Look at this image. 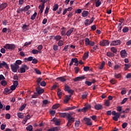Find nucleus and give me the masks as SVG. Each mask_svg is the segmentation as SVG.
<instances>
[{
  "mask_svg": "<svg viewBox=\"0 0 131 131\" xmlns=\"http://www.w3.org/2000/svg\"><path fill=\"white\" fill-rule=\"evenodd\" d=\"M59 117L61 118H67L68 122L66 126L69 127L72 125V123L75 121V118L72 117V114L71 113H59Z\"/></svg>",
  "mask_w": 131,
  "mask_h": 131,
  "instance_id": "1",
  "label": "nucleus"
},
{
  "mask_svg": "<svg viewBox=\"0 0 131 131\" xmlns=\"http://www.w3.org/2000/svg\"><path fill=\"white\" fill-rule=\"evenodd\" d=\"M21 64L22 60H17L15 61V63L11 64L10 67L12 72H14V73H16V72L18 71V69H19L20 67L19 65H21Z\"/></svg>",
  "mask_w": 131,
  "mask_h": 131,
  "instance_id": "2",
  "label": "nucleus"
},
{
  "mask_svg": "<svg viewBox=\"0 0 131 131\" xmlns=\"http://www.w3.org/2000/svg\"><path fill=\"white\" fill-rule=\"evenodd\" d=\"M114 115V116L113 117V119L115 121H118V118L120 117V113L118 112H116L115 111H113L112 112L111 111H108L106 112V115Z\"/></svg>",
  "mask_w": 131,
  "mask_h": 131,
  "instance_id": "3",
  "label": "nucleus"
},
{
  "mask_svg": "<svg viewBox=\"0 0 131 131\" xmlns=\"http://www.w3.org/2000/svg\"><path fill=\"white\" fill-rule=\"evenodd\" d=\"M29 69V67L27 64H23L21 67L18 70V73H25L26 72V70H28Z\"/></svg>",
  "mask_w": 131,
  "mask_h": 131,
  "instance_id": "4",
  "label": "nucleus"
},
{
  "mask_svg": "<svg viewBox=\"0 0 131 131\" xmlns=\"http://www.w3.org/2000/svg\"><path fill=\"white\" fill-rule=\"evenodd\" d=\"M110 43V41L106 39H103L100 41L99 45L101 47H108Z\"/></svg>",
  "mask_w": 131,
  "mask_h": 131,
  "instance_id": "5",
  "label": "nucleus"
},
{
  "mask_svg": "<svg viewBox=\"0 0 131 131\" xmlns=\"http://www.w3.org/2000/svg\"><path fill=\"white\" fill-rule=\"evenodd\" d=\"M64 91L67 92L69 94H70V95H73V93H74V91L72 89H70V86L68 84L64 85Z\"/></svg>",
  "mask_w": 131,
  "mask_h": 131,
  "instance_id": "6",
  "label": "nucleus"
},
{
  "mask_svg": "<svg viewBox=\"0 0 131 131\" xmlns=\"http://www.w3.org/2000/svg\"><path fill=\"white\" fill-rule=\"evenodd\" d=\"M40 2L42 3V4L41 6H39V9H40V14H42V12H43V9H45V4L47 3V1L45 0H41Z\"/></svg>",
  "mask_w": 131,
  "mask_h": 131,
  "instance_id": "7",
  "label": "nucleus"
},
{
  "mask_svg": "<svg viewBox=\"0 0 131 131\" xmlns=\"http://www.w3.org/2000/svg\"><path fill=\"white\" fill-rule=\"evenodd\" d=\"M121 44V41L120 40H116L111 41L110 46H120Z\"/></svg>",
  "mask_w": 131,
  "mask_h": 131,
  "instance_id": "8",
  "label": "nucleus"
},
{
  "mask_svg": "<svg viewBox=\"0 0 131 131\" xmlns=\"http://www.w3.org/2000/svg\"><path fill=\"white\" fill-rule=\"evenodd\" d=\"M120 54L121 58H124L127 57V52H126V50H125V49L121 50Z\"/></svg>",
  "mask_w": 131,
  "mask_h": 131,
  "instance_id": "9",
  "label": "nucleus"
},
{
  "mask_svg": "<svg viewBox=\"0 0 131 131\" xmlns=\"http://www.w3.org/2000/svg\"><path fill=\"white\" fill-rule=\"evenodd\" d=\"M3 67H5L6 69H9V66L7 64V62H6L4 61H3L2 62L0 61V68H3Z\"/></svg>",
  "mask_w": 131,
  "mask_h": 131,
  "instance_id": "10",
  "label": "nucleus"
},
{
  "mask_svg": "<svg viewBox=\"0 0 131 131\" xmlns=\"http://www.w3.org/2000/svg\"><path fill=\"white\" fill-rule=\"evenodd\" d=\"M83 120L85 121L87 125H92L93 122L91 121V118H84Z\"/></svg>",
  "mask_w": 131,
  "mask_h": 131,
  "instance_id": "11",
  "label": "nucleus"
},
{
  "mask_svg": "<svg viewBox=\"0 0 131 131\" xmlns=\"http://www.w3.org/2000/svg\"><path fill=\"white\" fill-rule=\"evenodd\" d=\"M85 79L84 76H79L73 79L74 81H80V80H83V79Z\"/></svg>",
  "mask_w": 131,
  "mask_h": 131,
  "instance_id": "12",
  "label": "nucleus"
},
{
  "mask_svg": "<svg viewBox=\"0 0 131 131\" xmlns=\"http://www.w3.org/2000/svg\"><path fill=\"white\" fill-rule=\"evenodd\" d=\"M36 92H37V94L38 95H40L43 94V92H45V90L40 88V87H37L36 88Z\"/></svg>",
  "mask_w": 131,
  "mask_h": 131,
  "instance_id": "13",
  "label": "nucleus"
},
{
  "mask_svg": "<svg viewBox=\"0 0 131 131\" xmlns=\"http://www.w3.org/2000/svg\"><path fill=\"white\" fill-rule=\"evenodd\" d=\"M73 30H74V28H71L70 29H69L67 32H66V35L67 36H70L71 35V34L73 33Z\"/></svg>",
  "mask_w": 131,
  "mask_h": 131,
  "instance_id": "14",
  "label": "nucleus"
},
{
  "mask_svg": "<svg viewBox=\"0 0 131 131\" xmlns=\"http://www.w3.org/2000/svg\"><path fill=\"white\" fill-rule=\"evenodd\" d=\"M72 95H66V98L64 99L63 102L64 103H66V104H67L68 102H69V100L71 98Z\"/></svg>",
  "mask_w": 131,
  "mask_h": 131,
  "instance_id": "15",
  "label": "nucleus"
},
{
  "mask_svg": "<svg viewBox=\"0 0 131 131\" xmlns=\"http://www.w3.org/2000/svg\"><path fill=\"white\" fill-rule=\"evenodd\" d=\"M7 7H8V4L7 3H2L0 5V10L2 11V10L6 9Z\"/></svg>",
  "mask_w": 131,
  "mask_h": 131,
  "instance_id": "16",
  "label": "nucleus"
},
{
  "mask_svg": "<svg viewBox=\"0 0 131 131\" xmlns=\"http://www.w3.org/2000/svg\"><path fill=\"white\" fill-rule=\"evenodd\" d=\"M94 108L96 110H101L103 108V105L100 104H97L94 106Z\"/></svg>",
  "mask_w": 131,
  "mask_h": 131,
  "instance_id": "17",
  "label": "nucleus"
},
{
  "mask_svg": "<svg viewBox=\"0 0 131 131\" xmlns=\"http://www.w3.org/2000/svg\"><path fill=\"white\" fill-rule=\"evenodd\" d=\"M89 14H90L89 11L84 10L82 12V16L83 17V18H85V17H88V16H89Z\"/></svg>",
  "mask_w": 131,
  "mask_h": 131,
  "instance_id": "18",
  "label": "nucleus"
},
{
  "mask_svg": "<svg viewBox=\"0 0 131 131\" xmlns=\"http://www.w3.org/2000/svg\"><path fill=\"white\" fill-rule=\"evenodd\" d=\"M12 91H11V89H9L8 88H5L4 91L3 92V94L7 95V94H11Z\"/></svg>",
  "mask_w": 131,
  "mask_h": 131,
  "instance_id": "19",
  "label": "nucleus"
},
{
  "mask_svg": "<svg viewBox=\"0 0 131 131\" xmlns=\"http://www.w3.org/2000/svg\"><path fill=\"white\" fill-rule=\"evenodd\" d=\"M31 53H32V54H33V55H36L38 53H39V54H40V53H41V51H39L36 49H33L31 52Z\"/></svg>",
  "mask_w": 131,
  "mask_h": 131,
  "instance_id": "20",
  "label": "nucleus"
},
{
  "mask_svg": "<svg viewBox=\"0 0 131 131\" xmlns=\"http://www.w3.org/2000/svg\"><path fill=\"white\" fill-rule=\"evenodd\" d=\"M57 80H59V81H61V82L66 81V79L63 77H58L57 78Z\"/></svg>",
  "mask_w": 131,
  "mask_h": 131,
  "instance_id": "21",
  "label": "nucleus"
},
{
  "mask_svg": "<svg viewBox=\"0 0 131 131\" xmlns=\"http://www.w3.org/2000/svg\"><path fill=\"white\" fill-rule=\"evenodd\" d=\"M66 28L65 27L62 28V30L61 32V34L62 36H65L66 35V31L65 30Z\"/></svg>",
  "mask_w": 131,
  "mask_h": 131,
  "instance_id": "22",
  "label": "nucleus"
},
{
  "mask_svg": "<svg viewBox=\"0 0 131 131\" xmlns=\"http://www.w3.org/2000/svg\"><path fill=\"white\" fill-rule=\"evenodd\" d=\"M33 59V57H32V56H30L28 58H25L24 59V60H25V61H26V62H27V61L29 62H30V61H32Z\"/></svg>",
  "mask_w": 131,
  "mask_h": 131,
  "instance_id": "23",
  "label": "nucleus"
},
{
  "mask_svg": "<svg viewBox=\"0 0 131 131\" xmlns=\"http://www.w3.org/2000/svg\"><path fill=\"white\" fill-rule=\"evenodd\" d=\"M16 48L15 44H9V50L13 51Z\"/></svg>",
  "mask_w": 131,
  "mask_h": 131,
  "instance_id": "24",
  "label": "nucleus"
},
{
  "mask_svg": "<svg viewBox=\"0 0 131 131\" xmlns=\"http://www.w3.org/2000/svg\"><path fill=\"white\" fill-rule=\"evenodd\" d=\"M91 41H90V39L88 37L85 38V46H89Z\"/></svg>",
  "mask_w": 131,
  "mask_h": 131,
  "instance_id": "25",
  "label": "nucleus"
},
{
  "mask_svg": "<svg viewBox=\"0 0 131 131\" xmlns=\"http://www.w3.org/2000/svg\"><path fill=\"white\" fill-rule=\"evenodd\" d=\"M121 66L119 64H116L114 66V70H118V69H120Z\"/></svg>",
  "mask_w": 131,
  "mask_h": 131,
  "instance_id": "26",
  "label": "nucleus"
},
{
  "mask_svg": "<svg viewBox=\"0 0 131 131\" xmlns=\"http://www.w3.org/2000/svg\"><path fill=\"white\" fill-rule=\"evenodd\" d=\"M57 94L59 99H61V96H62V91H61V90L58 89Z\"/></svg>",
  "mask_w": 131,
  "mask_h": 131,
  "instance_id": "27",
  "label": "nucleus"
},
{
  "mask_svg": "<svg viewBox=\"0 0 131 131\" xmlns=\"http://www.w3.org/2000/svg\"><path fill=\"white\" fill-rule=\"evenodd\" d=\"M124 66H125V68H124V70H127V69H128L129 68H130V66H131V64L130 63H125L124 64Z\"/></svg>",
  "mask_w": 131,
  "mask_h": 131,
  "instance_id": "28",
  "label": "nucleus"
},
{
  "mask_svg": "<svg viewBox=\"0 0 131 131\" xmlns=\"http://www.w3.org/2000/svg\"><path fill=\"white\" fill-rule=\"evenodd\" d=\"M117 111L118 112H120L119 113H120V115L121 114V112H122V106H117Z\"/></svg>",
  "mask_w": 131,
  "mask_h": 131,
  "instance_id": "29",
  "label": "nucleus"
},
{
  "mask_svg": "<svg viewBox=\"0 0 131 131\" xmlns=\"http://www.w3.org/2000/svg\"><path fill=\"white\" fill-rule=\"evenodd\" d=\"M129 111H130V108H126L124 111H122L121 113L127 114L129 113Z\"/></svg>",
  "mask_w": 131,
  "mask_h": 131,
  "instance_id": "30",
  "label": "nucleus"
},
{
  "mask_svg": "<svg viewBox=\"0 0 131 131\" xmlns=\"http://www.w3.org/2000/svg\"><path fill=\"white\" fill-rule=\"evenodd\" d=\"M59 107H60V104L59 103L55 104L52 106V109H58Z\"/></svg>",
  "mask_w": 131,
  "mask_h": 131,
  "instance_id": "31",
  "label": "nucleus"
},
{
  "mask_svg": "<svg viewBox=\"0 0 131 131\" xmlns=\"http://www.w3.org/2000/svg\"><path fill=\"white\" fill-rule=\"evenodd\" d=\"M30 6L27 5L24 8V12L28 11V10H30Z\"/></svg>",
  "mask_w": 131,
  "mask_h": 131,
  "instance_id": "32",
  "label": "nucleus"
},
{
  "mask_svg": "<svg viewBox=\"0 0 131 131\" xmlns=\"http://www.w3.org/2000/svg\"><path fill=\"white\" fill-rule=\"evenodd\" d=\"M59 8V5L58 4H55L53 6V11H56Z\"/></svg>",
  "mask_w": 131,
  "mask_h": 131,
  "instance_id": "33",
  "label": "nucleus"
},
{
  "mask_svg": "<svg viewBox=\"0 0 131 131\" xmlns=\"http://www.w3.org/2000/svg\"><path fill=\"white\" fill-rule=\"evenodd\" d=\"M37 15V13H36V12H35L31 16V20H34Z\"/></svg>",
  "mask_w": 131,
  "mask_h": 131,
  "instance_id": "34",
  "label": "nucleus"
},
{
  "mask_svg": "<svg viewBox=\"0 0 131 131\" xmlns=\"http://www.w3.org/2000/svg\"><path fill=\"white\" fill-rule=\"evenodd\" d=\"M33 128V127L31 125H29L28 126L26 127L27 130H29V131H33L32 130Z\"/></svg>",
  "mask_w": 131,
  "mask_h": 131,
  "instance_id": "35",
  "label": "nucleus"
},
{
  "mask_svg": "<svg viewBox=\"0 0 131 131\" xmlns=\"http://www.w3.org/2000/svg\"><path fill=\"white\" fill-rule=\"evenodd\" d=\"M26 107V104H23L19 108V111H23V110Z\"/></svg>",
  "mask_w": 131,
  "mask_h": 131,
  "instance_id": "36",
  "label": "nucleus"
},
{
  "mask_svg": "<svg viewBox=\"0 0 131 131\" xmlns=\"http://www.w3.org/2000/svg\"><path fill=\"white\" fill-rule=\"evenodd\" d=\"M28 26H29V25H26L25 24H24L23 25L22 29H23L24 30L25 29H26V30H29V29H28Z\"/></svg>",
  "mask_w": 131,
  "mask_h": 131,
  "instance_id": "37",
  "label": "nucleus"
},
{
  "mask_svg": "<svg viewBox=\"0 0 131 131\" xmlns=\"http://www.w3.org/2000/svg\"><path fill=\"white\" fill-rule=\"evenodd\" d=\"M128 31V27H124V28L122 29V32L124 33H126Z\"/></svg>",
  "mask_w": 131,
  "mask_h": 131,
  "instance_id": "38",
  "label": "nucleus"
},
{
  "mask_svg": "<svg viewBox=\"0 0 131 131\" xmlns=\"http://www.w3.org/2000/svg\"><path fill=\"white\" fill-rule=\"evenodd\" d=\"M17 116H18V118L22 119V118H23L24 114L22 113H18Z\"/></svg>",
  "mask_w": 131,
  "mask_h": 131,
  "instance_id": "39",
  "label": "nucleus"
},
{
  "mask_svg": "<svg viewBox=\"0 0 131 131\" xmlns=\"http://www.w3.org/2000/svg\"><path fill=\"white\" fill-rule=\"evenodd\" d=\"M61 38H62V37L60 35H56L54 37V39L56 41L60 40Z\"/></svg>",
  "mask_w": 131,
  "mask_h": 131,
  "instance_id": "40",
  "label": "nucleus"
},
{
  "mask_svg": "<svg viewBox=\"0 0 131 131\" xmlns=\"http://www.w3.org/2000/svg\"><path fill=\"white\" fill-rule=\"evenodd\" d=\"M111 51L113 52V53H117V49L115 47L111 48Z\"/></svg>",
  "mask_w": 131,
  "mask_h": 131,
  "instance_id": "41",
  "label": "nucleus"
},
{
  "mask_svg": "<svg viewBox=\"0 0 131 131\" xmlns=\"http://www.w3.org/2000/svg\"><path fill=\"white\" fill-rule=\"evenodd\" d=\"M101 4H102V2H101L96 1L95 6H96V8L100 7V6H101Z\"/></svg>",
  "mask_w": 131,
  "mask_h": 131,
  "instance_id": "42",
  "label": "nucleus"
},
{
  "mask_svg": "<svg viewBox=\"0 0 131 131\" xmlns=\"http://www.w3.org/2000/svg\"><path fill=\"white\" fill-rule=\"evenodd\" d=\"M106 56H107V57H110V58H111V57H113V56H114V54L111 52H107Z\"/></svg>",
  "mask_w": 131,
  "mask_h": 131,
  "instance_id": "43",
  "label": "nucleus"
},
{
  "mask_svg": "<svg viewBox=\"0 0 131 131\" xmlns=\"http://www.w3.org/2000/svg\"><path fill=\"white\" fill-rule=\"evenodd\" d=\"M10 43H7L5 46H3V48L5 49V50H9Z\"/></svg>",
  "mask_w": 131,
  "mask_h": 131,
  "instance_id": "44",
  "label": "nucleus"
},
{
  "mask_svg": "<svg viewBox=\"0 0 131 131\" xmlns=\"http://www.w3.org/2000/svg\"><path fill=\"white\" fill-rule=\"evenodd\" d=\"M38 62V60L36 58H33L32 60V64H37V62Z\"/></svg>",
  "mask_w": 131,
  "mask_h": 131,
  "instance_id": "45",
  "label": "nucleus"
},
{
  "mask_svg": "<svg viewBox=\"0 0 131 131\" xmlns=\"http://www.w3.org/2000/svg\"><path fill=\"white\" fill-rule=\"evenodd\" d=\"M38 96V94H37V93H34V95H33L32 96V99H36V98H37Z\"/></svg>",
  "mask_w": 131,
  "mask_h": 131,
  "instance_id": "46",
  "label": "nucleus"
},
{
  "mask_svg": "<svg viewBox=\"0 0 131 131\" xmlns=\"http://www.w3.org/2000/svg\"><path fill=\"white\" fill-rule=\"evenodd\" d=\"M86 97H88V93L85 92L84 94L82 95L81 98L83 99V100H84Z\"/></svg>",
  "mask_w": 131,
  "mask_h": 131,
  "instance_id": "47",
  "label": "nucleus"
},
{
  "mask_svg": "<svg viewBox=\"0 0 131 131\" xmlns=\"http://www.w3.org/2000/svg\"><path fill=\"white\" fill-rule=\"evenodd\" d=\"M89 22L90 20L89 19H85L84 22V25H85L86 26H89V25H91V24H89Z\"/></svg>",
  "mask_w": 131,
  "mask_h": 131,
  "instance_id": "48",
  "label": "nucleus"
},
{
  "mask_svg": "<svg viewBox=\"0 0 131 131\" xmlns=\"http://www.w3.org/2000/svg\"><path fill=\"white\" fill-rule=\"evenodd\" d=\"M114 77L115 78H121V75L120 74H117L116 73L115 74Z\"/></svg>",
  "mask_w": 131,
  "mask_h": 131,
  "instance_id": "49",
  "label": "nucleus"
},
{
  "mask_svg": "<svg viewBox=\"0 0 131 131\" xmlns=\"http://www.w3.org/2000/svg\"><path fill=\"white\" fill-rule=\"evenodd\" d=\"M98 48V46L95 45L93 49L91 50V52L93 53V52H95L97 50V49Z\"/></svg>",
  "mask_w": 131,
  "mask_h": 131,
  "instance_id": "50",
  "label": "nucleus"
},
{
  "mask_svg": "<svg viewBox=\"0 0 131 131\" xmlns=\"http://www.w3.org/2000/svg\"><path fill=\"white\" fill-rule=\"evenodd\" d=\"M42 79L40 77H39L37 79V84L38 85H39V84H40V81H41Z\"/></svg>",
  "mask_w": 131,
  "mask_h": 131,
  "instance_id": "51",
  "label": "nucleus"
},
{
  "mask_svg": "<svg viewBox=\"0 0 131 131\" xmlns=\"http://www.w3.org/2000/svg\"><path fill=\"white\" fill-rule=\"evenodd\" d=\"M85 84H86L88 86H91L92 85V82L86 80L85 81Z\"/></svg>",
  "mask_w": 131,
  "mask_h": 131,
  "instance_id": "52",
  "label": "nucleus"
},
{
  "mask_svg": "<svg viewBox=\"0 0 131 131\" xmlns=\"http://www.w3.org/2000/svg\"><path fill=\"white\" fill-rule=\"evenodd\" d=\"M63 45L64 43H63V41H62L61 40H59L58 41V46L59 47H62V46H63Z\"/></svg>",
  "mask_w": 131,
  "mask_h": 131,
  "instance_id": "53",
  "label": "nucleus"
},
{
  "mask_svg": "<svg viewBox=\"0 0 131 131\" xmlns=\"http://www.w3.org/2000/svg\"><path fill=\"white\" fill-rule=\"evenodd\" d=\"M80 124V121H76L75 123V126L76 127H78L79 126V125Z\"/></svg>",
  "mask_w": 131,
  "mask_h": 131,
  "instance_id": "54",
  "label": "nucleus"
},
{
  "mask_svg": "<svg viewBox=\"0 0 131 131\" xmlns=\"http://www.w3.org/2000/svg\"><path fill=\"white\" fill-rule=\"evenodd\" d=\"M56 13L58 14V15H60V14L62 13V7H59L58 10L56 11Z\"/></svg>",
  "mask_w": 131,
  "mask_h": 131,
  "instance_id": "55",
  "label": "nucleus"
},
{
  "mask_svg": "<svg viewBox=\"0 0 131 131\" xmlns=\"http://www.w3.org/2000/svg\"><path fill=\"white\" fill-rule=\"evenodd\" d=\"M40 85L41 86H46V85H47V83L45 80H43L40 83Z\"/></svg>",
  "mask_w": 131,
  "mask_h": 131,
  "instance_id": "56",
  "label": "nucleus"
},
{
  "mask_svg": "<svg viewBox=\"0 0 131 131\" xmlns=\"http://www.w3.org/2000/svg\"><path fill=\"white\" fill-rule=\"evenodd\" d=\"M104 104L106 106V107H109V106H110V101H109V100L105 101Z\"/></svg>",
  "mask_w": 131,
  "mask_h": 131,
  "instance_id": "57",
  "label": "nucleus"
},
{
  "mask_svg": "<svg viewBox=\"0 0 131 131\" xmlns=\"http://www.w3.org/2000/svg\"><path fill=\"white\" fill-rule=\"evenodd\" d=\"M83 58H84L85 59H88V58H89V52L84 54Z\"/></svg>",
  "mask_w": 131,
  "mask_h": 131,
  "instance_id": "58",
  "label": "nucleus"
},
{
  "mask_svg": "<svg viewBox=\"0 0 131 131\" xmlns=\"http://www.w3.org/2000/svg\"><path fill=\"white\" fill-rule=\"evenodd\" d=\"M1 84L3 86H5V85H7V81H6V80H2L1 81Z\"/></svg>",
  "mask_w": 131,
  "mask_h": 131,
  "instance_id": "59",
  "label": "nucleus"
},
{
  "mask_svg": "<svg viewBox=\"0 0 131 131\" xmlns=\"http://www.w3.org/2000/svg\"><path fill=\"white\" fill-rule=\"evenodd\" d=\"M81 12H82V11L81 10V9H77L75 11V13L76 14H80V13H81Z\"/></svg>",
  "mask_w": 131,
  "mask_h": 131,
  "instance_id": "60",
  "label": "nucleus"
},
{
  "mask_svg": "<svg viewBox=\"0 0 131 131\" xmlns=\"http://www.w3.org/2000/svg\"><path fill=\"white\" fill-rule=\"evenodd\" d=\"M16 88H17V86L12 85L10 87V91H15L16 90Z\"/></svg>",
  "mask_w": 131,
  "mask_h": 131,
  "instance_id": "61",
  "label": "nucleus"
},
{
  "mask_svg": "<svg viewBox=\"0 0 131 131\" xmlns=\"http://www.w3.org/2000/svg\"><path fill=\"white\" fill-rule=\"evenodd\" d=\"M53 131H58L60 129V127L58 126L54 127L52 128Z\"/></svg>",
  "mask_w": 131,
  "mask_h": 131,
  "instance_id": "62",
  "label": "nucleus"
},
{
  "mask_svg": "<svg viewBox=\"0 0 131 131\" xmlns=\"http://www.w3.org/2000/svg\"><path fill=\"white\" fill-rule=\"evenodd\" d=\"M127 124H128L126 122L123 123L122 124V128H125V127H126V126H127Z\"/></svg>",
  "mask_w": 131,
  "mask_h": 131,
  "instance_id": "63",
  "label": "nucleus"
},
{
  "mask_svg": "<svg viewBox=\"0 0 131 131\" xmlns=\"http://www.w3.org/2000/svg\"><path fill=\"white\" fill-rule=\"evenodd\" d=\"M13 81V85L17 86L19 84V83H18V81L15 80V81Z\"/></svg>",
  "mask_w": 131,
  "mask_h": 131,
  "instance_id": "64",
  "label": "nucleus"
}]
</instances>
